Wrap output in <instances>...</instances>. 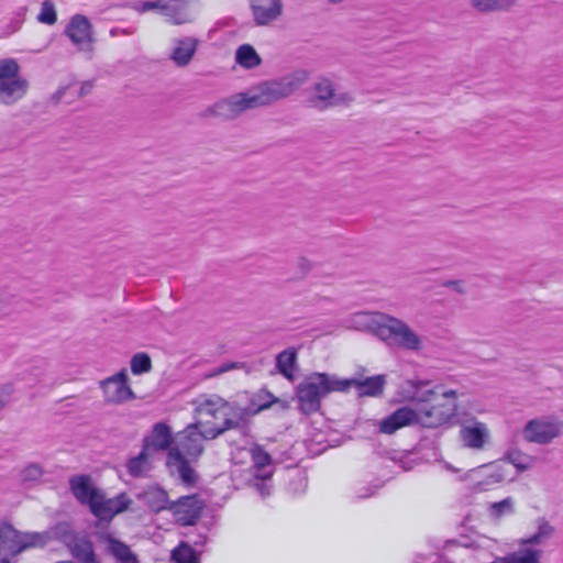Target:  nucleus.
<instances>
[{
  "instance_id": "f3484780",
  "label": "nucleus",
  "mask_w": 563,
  "mask_h": 563,
  "mask_svg": "<svg viewBox=\"0 0 563 563\" xmlns=\"http://www.w3.org/2000/svg\"><path fill=\"white\" fill-rule=\"evenodd\" d=\"M169 510L183 526L195 525L200 517L201 506L196 496H183L172 501Z\"/></svg>"
},
{
  "instance_id": "7c9ffc66",
  "label": "nucleus",
  "mask_w": 563,
  "mask_h": 563,
  "mask_svg": "<svg viewBox=\"0 0 563 563\" xmlns=\"http://www.w3.org/2000/svg\"><path fill=\"white\" fill-rule=\"evenodd\" d=\"M201 551L194 549L188 542L181 541L173 551L174 563H200Z\"/></svg>"
},
{
  "instance_id": "5fc2aeb1",
  "label": "nucleus",
  "mask_w": 563,
  "mask_h": 563,
  "mask_svg": "<svg viewBox=\"0 0 563 563\" xmlns=\"http://www.w3.org/2000/svg\"><path fill=\"white\" fill-rule=\"evenodd\" d=\"M2 408H3V404H2V402H0V411L2 410Z\"/></svg>"
},
{
  "instance_id": "cd10ccee",
  "label": "nucleus",
  "mask_w": 563,
  "mask_h": 563,
  "mask_svg": "<svg viewBox=\"0 0 563 563\" xmlns=\"http://www.w3.org/2000/svg\"><path fill=\"white\" fill-rule=\"evenodd\" d=\"M297 365V351L294 347L286 349L276 357L278 372L289 380L294 379Z\"/></svg>"
},
{
  "instance_id": "9b49d317",
  "label": "nucleus",
  "mask_w": 563,
  "mask_h": 563,
  "mask_svg": "<svg viewBox=\"0 0 563 563\" xmlns=\"http://www.w3.org/2000/svg\"><path fill=\"white\" fill-rule=\"evenodd\" d=\"M314 98L312 99L313 107L318 109H325L336 106H347L354 98L349 92L336 93L333 84L329 79H320L313 86Z\"/></svg>"
},
{
  "instance_id": "2f4dec72",
  "label": "nucleus",
  "mask_w": 563,
  "mask_h": 563,
  "mask_svg": "<svg viewBox=\"0 0 563 563\" xmlns=\"http://www.w3.org/2000/svg\"><path fill=\"white\" fill-rule=\"evenodd\" d=\"M554 532V528L544 519L539 518L537 520V531L530 537L520 541L521 545H540L549 540Z\"/></svg>"
},
{
  "instance_id": "39448f33",
  "label": "nucleus",
  "mask_w": 563,
  "mask_h": 563,
  "mask_svg": "<svg viewBox=\"0 0 563 563\" xmlns=\"http://www.w3.org/2000/svg\"><path fill=\"white\" fill-rule=\"evenodd\" d=\"M350 387V382L341 380L334 375L312 373L297 387L298 407L306 415L317 412L322 398L333 391H345Z\"/></svg>"
},
{
  "instance_id": "ea45409f",
  "label": "nucleus",
  "mask_w": 563,
  "mask_h": 563,
  "mask_svg": "<svg viewBox=\"0 0 563 563\" xmlns=\"http://www.w3.org/2000/svg\"><path fill=\"white\" fill-rule=\"evenodd\" d=\"M152 368V362L147 354L137 353L131 360V371L133 374L139 375L150 372Z\"/></svg>"
},
{
  "instance_id": "f8f14e48",
  "label": "nucleus",
  "mask_w": 563,
  "mask_h": 563,
  "mask_svg": "<svg viewBox=\"0 0 563 563\" xmlns=\"http://www.w3.org/2000/svg\"><path fill=\"white\" fill-rule=\"evenodd\" d=\"M128 374L125 369L103 379L101 389L107 402L122 404L134 399V393L128 384Z\"/></svg>"
},
{
  "instance_id": "de8ad7c7",
  "label": "nucleus",
  "mask_w": 563,
  "mask_h": 563,
  "mask_svg": "<svg viewBox=\"0 0 563 563\" xmlns=\"http://www.w3.org/2000/svg\"><path fill=\"white\" fill-rule=\"evenodd\" d=\"M373 494H374V490L372 488L365 487L364 493H361L358 495V498H367V497H371Z\"/></svg>"
},
{
  "instance_id": "49530a36",
  "label": "nucleus",
  "mask_w": 563,
  "mask_h": 563,
  "mask_svg": "<svg viewBox=\"0 0 563 563\" xmlns=\"http://www.w3.org/2000/svg\"><path fill=\"white\" fill-rule=\"evenodd\" d=\"M90 89H91V85L89 82L82 84L80 87V92H79L80 96L87 95L90 91Z\"/></svg>"
},
{
  "instance_id": "4468645a",
  "label": "nucleus",
  "mask_w": 563,
  "mask_h": 563,
  "mask_svg": "<svg viewBox=\"0 0 563 563\" xmlns=\"http://www.w3.org/2000/svg\"><path fill=\"white\" fill-rule=\"evenodd\" d=\"M131 505V499L125 494H120L113 498H106L100 492L97 500L91 504L90 511L101 520H111L115 515L123 512Z\"/></svg>"
},
{
  "instance_id": "a878e982",
  "label": "nucleus",
  "mask_w": 563,
  "mask_h": 563,
  "mask_svg": "<svg viewBox=\"0 0 563 563\" xmlns=\"http://www.w3.org/2000/svg\"><path fill=\"white\" fill-rule=\"evenodd\" d=\"M519 0H470V5L479 13L509 11Z\"/></svg>"
},
{
  "instance_id": "c756f323",
  "label": "nucleus",
  "mask_w": 563,
  "mask_h": 563,
  "mask_svg": "<svg viewBox=\"0 0 563 563\" xmlns=\"http://www.w3.org/2000/svg\"><path fill=\"white\" fill-rule=\"evenodd\" d=\"M541 555V550L526 548L507 556L498 558L492 563H540Z\"/></svg>"
},
{
  "instance_id": "3c124183",
  "label": "nucleus",
  "mask_w": 563,
  "mask_h": 563,
  "mask_svg": "<svg viewBox=\"0 0 563 563\" xmlns=\"http://www.w3.org/2000/svg\"><path fill=\"white\" fill-rule=\"evenodd\" d=\"M25 11H26V10H25V8L20 9V11H19V13H18V16H19L20 19H23V16H24V14H25Z\"/></svg>"
},
{
  "instance_id": "b1692460",
  "label": "nucleus",
  "mask_w": 563,
  "mask_h": 563,
  "mask_svg": "<svg viewBox=\"0 0 563 563\" xmlns=\"http://www.w3.org/2000/svg\"><path fill=\"white\" fill-rule=\"evenodd\" d=\"M351 383V387L355 386L361 396H379L383 394L384 386L386 384L385 375H375L367 377L363 380L358 379H346Z\"/></svg>"
},
{
  "instance_id": "e433bc0d",
  "label": "nucleus",
  "mask_w": 563,
  "mask_h": 563,
  "mask_svg": "<svg viewBox=\"0 0 563 563\" xmlns=\"http://www.w3.org/2000/svg\"><path fill=\"white\" fill-rule=\"evenodd\" d=\"M278 399L267 390H260L252 398V407L255 413L269 408Z\"/></svg>"
},
{
  "instance_id": "393cba45",
  "label": "nucleus",
  "mask_w": 563,
  "mask_h": 563,
  "mask_svg": "<svg viewBox=\"0 0 563 563\" xmlns=\"http://www.w3.org/2000/svg\"><path fill=\"white\" fill-rule=\"evenodd\" d=\"M67 548L71 555L77 559L79 563L87 562L97 558L92 542L86 536L77 534L67 545Z\"/></svg>"
},
{
  "instance_id": "a18cd8bd",
  "label": "nucleus",
  "mask_w": 563,
  "mask_h": 563,
  "mask_svg": "<svg viewBox=\"0 0 563 563\" xmlns=\"http://www.w3.org/2000/svg\"><path fill=\"white\" fill-rule=\"evenodd\" d=\"M206 542L207 539L205 536H198V538L195 541H192L196 548H202L206 544Z\"/></svg>"
},
{
  "instance_id": "6e6552de",
  "label": "nucleus",
  "mask_w": 563,
  "mask_h": 563,
  "mask_svg": "<svg viewBox=\"0 0 563 563\" xmlns=\"http://www.w3.org/2000/svg\"><path fill=\"white\" fill-rule=\"evenodd\" d=\"M199 0H164L162 16L175 26L191 24L197 20Z\"/></svg>"
},
{
  "instance_id": "20e7f679",
  "label": "nucleus",
  "mask_w": 563,
  "mask_h": 563,
  "mask_svg": "<svg viewBox=\"0 0 563 563\" xmlns=\"http://www.w3.org/2000/svg\"><path fill=\"white\" fill-rule=\"evenodd\" d=\"M222 433L223 429H217L216 426L202 430L198 424H188L178 433L175 445L170 448L167 466L173 473H177L185 484H195L197 474L189 462L201 456L206 440L216 439Z\"/></svg>"
},
{
  "instance_id": "1a4fd4ad",
  "label": "nucleus",
  "mask_w": 563,
  "mask_h": 563,
  "mask_svg": "<svg viewBox=\"0 0 563 563\" xmlns=\"http://www.w3.org/2000/svg\"><path fill=\"white\" fill-rule=\"evenodd\" d=\"M563 424L545 418L532 419L523 428V438L530 443L549 444L558 438Z\"/></svg>"
},
{
  "instance_id": "0eeeda50",
  "label": "nucleus",
  "mask_w": 563,
  "mask_h": 563,
  "mask_svg": "<svg viewBox=\"0 0 563 563\" xmlns=\"http://www.w3.org/2000/svg\"><path fill=\"white\" fill-rule=\"evenodd\" d=\"M29 81L20 75V65L14 58L0 60V104L10 106L22 99Z\"/></svg>"
},
{
  "instance_id": "f704fd0d",
  "label": "nucleus",
  "mask_w": 563,
  "mask_h": 563,
  "mask_svg": "<svg viewBox=\"0 0 563 563\" xmlns=\"http://www.w3.org/2000/svg\"><path fill=\"white\" fill-rule=\"evenodd\" d=\"M505 460L512 464L519 472L529 470L533 463V459L530 455L519 450H511L507 452Z\"/></svg>"
},
{
  "instance_id": "603ef678",
  "label": "nucleus",
  "mask_w": 563,
  "mask_h": 563,
  "mask_svg": "<svg viewBox=\"0 0 563 563\" xmlns=\"http://www.w3.org/2000/svg\"><path fill=\"white\" fill-rule=\"evenodd\" d=\"M325 1L329 3H332V4H338V3H341L343 0H325Z\"/></svg>"
},
{
  "instance_id": "aec40b11",
  "label": "nucleus",
  "mask_w": 563,
  "mask_h": 563,
  "mask_svg": "<svg viewBox=\"0 0 563 563\" xmlns=\"http://www.w3.org/2000/svg\"><path fill=\"white\" fill-rule=\"evenodd\" d=\"M69 488L75 498L81 505L89 506V508H91V504L97 500L98 495L101 492L99 488L92 485L88 475L73 476L69 479Z\"/></svg>"
},
{
  "instance_id": "4c0bfd02",
  "label": "nucleus",
  "mask_w": 563,
  "mask_h": 563,
  "mask_svg": "<svg viewBox=\"0 0 563 563\" xmlns=\"http://www.w3.org/2000/svg\"><path fill=\"white\" fill-rule=\"evenodd\" d=\"M163 1L164 0H140L133 2L131 9L140 14L156 12L162 15Z\"/></svg>"
},
{
  "instance_id": "4be33fe9",
  "label": "nucleus",
  "mask_w": 563,
  "mask_h": 563,
  "mask_svg": "<svg viewBox=\"0 0 563 563\" xmlns=\"http://www.w3.org/2000/svg\"><path fill=\"white\" fill-rule=\"evenodd\" d=\"M101 539L106 543L108 553L115 558V560L120 563H139L136 555L124 542L113 538L110 534H104L101 537Z\"/></svg>"
},
{
  "instance_id": "58836bf2",
  "label": "nucleus",
  "mask_w": 563,
  "mask_h": 563,
  "mask_svg": "<svg viewBox=\"0 0 563 563\" xmlns=\"http://www.w3.org/2000/svg\"><path fill=\"white\" fill-rule=\"evenodd\" d=\"M37 21L47 25H53L56 23L57 13L52 1L45 0L42 2L41 11L37 15Z\"/></svg>"
},
{
  "instance_id": "a19ab883",
  "label": "nucleus",
  "mask_w": 563,
  "mask_h": 563,
  "mask_svg": "<svg viewBox=\"0 0 563 563\" xmlns=\"http://www.w3.org/2000/svg\"><path fill=\"white\" fill-rule=\"evenodd\" d=\"M490 515L495 518H499L504 515H510L514 512V500L511 497H507L500 501L494 503L489 507Z\"/></svg>"
},
{
  "instance_id": "c03bdc74",
  "label": "nucleus",
  "mask_w": 563,
  "mask_h": 563,
  "mask_svg": "<svg viewBox=\"0 0 563 563\" xmlns=\"http://www.w3.org/2000/svg\"><path fill=\"white\" fill-rule=\"evenodd\" d=\"M134 33L133 29H120V27H113L110 30V36L115 37L120 35L129 36Z\"/></svg>"
},
{
  "instance_id": "2eb2a0df",
  "label": "nucleus",
  "mask_w": 563,
  "mask_h": 563,
  "mask_svg": "<svg viewBox=\"0 0 563 563\" xmlns=\"http://www.w3.org/2000/svg\"><path fill=\"white\" fill-rule=\"evenodd\" d=\"M64 34L79 49H82L84 45H91L95 42L92 25L88 18L82 14H75L70 18L65 26Z\"/></svg>"
},
{
  "instance_id": "7ed1b4c3",
  "label": "nucleus",
  "mask_w": 563,
  "mask_h": 563,
  "mask_svg": "<svg viewBox=\"0 0 563 563\" xmlns=\"http://www.w3.org/2000/svg\"><path fill=\"white\" fill-rule=\"evenodd\" d=\"M351 324L356 330L369 331L389 347L417 352L422 349L420 335L404 320L383 312H360Z\"/></svg>"
},
{
  "instance_id": "5701e85b",
  "label": "nucleus",
  "mask_w": 563,
  "mask_h": 563,
  "mask_svg": "<svg viewBox=\"0 0 563 563\" xmlns=\"http://www.w3.org/2000/svg\"><path fill=\"white\" fill-rule=\"evenodd\" d=\"M256 415L253 407H232L225 413L224 422L216 426L217 429H223V432L243 424L252 416Z\"/></svg>"
},
{
  "instance_id": "f03ea898",
  "label": "nucleus",
  "mask_w": 563,
  "mask_h": 563,
  "mask_svg": "<svg viewBox=\"0 0 563 563\" xmlns=\"http://www.w3.org/2000/svg\"><path fill=\"white\" fill-rule=\"evenodd\" d=\"M415 389L411 397L415 409V421L423 428H438L452 422L457 415L459 394L454 389L442 390L439 387L421 391L428 385L424 380H409Z\"/></svg>"
},
{
  "instance_id": "09e8293b",
  "label": "nucleus",
  "mask_w": 563,
  "mask_h": 563,
  "mask_svg": "<svg viewBox=\"0 0 563 563\" xmlns=\"http://www.w3.org/2000/svg\"><path fill=\"white\" fill-rule=\"evenodd\" d=\"M235 366H236V365H235L234 363L225 364V365H223V366H221V367L219 368L218 373H224V372H228V371H230V369H232V368H235Z\"/></svg>"
},
{
  "instance_id": "412c9836",
  "label": "nucleus",
  "mask_w": 563,
  "mask_h": 563,
  "mask_svg": "<svg viewBox=\"0 0 563 563\" xmlns=\"http://www.w3.org/2000/svg\"><path fill=\"white\" fill-rule=\"evenodd\" d=\"M173 442L172 429L164 422H157L153 426L152 432L143 441V448L150 451L170 450Z\"/></svg>"
},
{
  "instance_id": "72a5a7b5",
  "label": "nucleus",
  "mask_w": 563,
  "mask_h": 563,
  "mask_svg": "<svg viewBox=\"0 0 563 563\" xmlns=\"http://www.w3.org/2000/svg\"><path fill=\"white\" fill-rule=\"evenodd\" d=\"M252 461L256 474L268 472L272 467V456L261 446L255 445L251 449Z\"/></svg>"
},
{
  "instance_id": "dca6fc26",
  "label": "nucleus",
  "mask_w": 563,
  "mask_h": 563,
  "mask_svg": "<svg viewBox=\"0 0 563 563\" xmlns=\"http://www.w3.org/2000/svg\"><path fill=\"white\" fill-rule=\"evenodd\" d=\"M489 437V429L484 422L474 420L461 424L460 438L467 449L483 450Z\"/></svg>"
},
{
  "instance_id": "a211bd4d",
  "label": "nucleus",
  "mask_w": 563,
  "mask_h": 563,
  "mask_svg": "<svg viewBox=\"0 0 563 563\" xmlns=\"http://www.w3.org/2000/svg\"><path fill=\"white\" fill-rule=\"evenodd\" d=\"M199 40L194 36L176 37L173 40V48L169 54L170 60L178 67H185L192 60Z\"/></svg>"
},
{
  "instance_id": "864d4df0",
  "label": "nucleus",
  "mask_w": 563,
  "mask_h": 563,
  "mask_svg": "<svg viewBox=\"0 0 563 563\" xmlns=\"http://www.w3.org/2000/svg\"><path fill=\"white\" fill-rule=\"evenodd\" d=\"M82 563H99V562H98V560H97V558H96V559H93V560H90V561H87V562H82Z\"/></svg>"
},
{
  "instance_id": "79ce46f5",
  "label": "nucleus",
  "mask_w": 563,
  "mask_h": 563,
  "mask_svg": "<svg viewBox=\"0 0 563 563\" xmlns=\"http://www.w3.org/2000/svg\"><path fill=\"white\" fill-rule=\"evenodd\" d=\"M43 475V471L37 464H30L21 471V479L23 482H36Z\"/></svg>"
},
{
  "instance_id": "f257e3e1",
  "label": "nucleus",
  "mask_w": 563,
  "mask_h": 563,
  "mask_svg": "<svg viewBox=\"0 0 563 563\" xmlns=\"http://www.w3.org/2000/svg\"><path fill=\"white\" fill-rule=\"evenodd\" d=\"M309 78L305 69H297L278 80L265 81L245 93H236L216 102L211 112L222 119H234L242 112L268 106L297 91Z\"/></svg>"
},
{
  "instance_id": "ddd939ff",
  "label": "nucleus",
  "mask_w": 563,
  "mask_h": 563,
  "mask_svg": "<svg viewBox=\"0 0 563 563\" xmlns=\"http://www.w3.org/2000/svg\"><path fill=\"white\" fill-rule=\"evenodd\" d=\"M253 21L257 26H267L284 12L283 0H249Z\"/></svg>"
},
{
  "instance_id": "9d476101",
  "label": "nucleus",
  "mask_w": 563,
  "mask_h": 563,
  "mask_svg": "<svg viewBox=\"0 0 563 563\" xmlns=\"http://www.w3.org/2000/svg\"><path fill=\"white\" fill-rule=\"evenodd\" d=\"M228 410L229 405L220 397L203 399L195 408L197 420L194 424H198L203 430L218 426L212 420H222L223 423Z\"/></svg>"
},
{
  "instance_id": "37998d69",
  "label": "nucleus",
  "mask_w": 563,
  "mask_h": 563,
  "mask_svg": "<svg viewBox=\"0 0 563 563\" xmlns=\"http://www.w3.org/2000/svg\"><path fill=\"white\" fill-rule=\"evenodd\" d=\"M3 537H4V527L0 528V563H10L7 555H18L19 553H13L10 551L8 547H4L3 544Z\"/></svg>"
},
{
  "instance_id": "c85d7f7f",
  "label": "nucleus",
  "mask_w": 563,
  "mask_h": 563,
  "mask_svg": "<svg viewBox=\"0 0 563 563\" xmlns=\"http://www.w3.org/2000/svg\"><path fill=\"white\" fill-rule=\"evenodd\" d=\"M235 63L245 69H253L262 64V58L251 44H242L235 51Z\"/></svg>"
},
{
  "instance_id": "8fccbe9b",
  "label": "nucleus",
  "mask_w": 563,
  "mask_h": 563,
  "mask_svg": "<svg viewBox=\"0 0 563 563\" xmlns=\"http://www.w3.org/2000/svg\"><path fill=\"white\" fill-rule=\"evenodd\" d=\"M297 482L302 486L305 487L306 486V478L303 476H298L297 477Z\"/></svg>"
},
{
  "instance_id": "6ab92c4d",
  "label": "nucleus",
  "mask_w": 563,
  "mask_h": 563,
  "mask_svg": "<svg viewBox=\"0 0 563 563\" xmlns=\"http://www.w3.org/2000/svg\"><path fill=\"white\" fill-rule=\"evenodd\" d=\"M415 418V409L411 406L400 407L379 422V431L393 434L404 427L416 424Z\"/></svg>"
},
{
  "instance_id": "c9c22d12",
  "label": "nucleus",
  "mask_w": 563,
  "mask_h": 563,
  "mask_svg": "<svg viewBox=\"0 0 563 563\" xmlns=\"http://www.w3.org/2000/svg\"><path fill=\"white\" fill-rule=\"evenodd\" d=\"M273 475V470H269L268 472H264L261 474H255L253 486L258 492V494L266 498L271 495L273 485L271 477Z\"/></svg>"
},
{
  "instance_id": "bb28decb",
  "label": "nucleus",
  "mask_w": 563,
  "mask_h": 563,
  "mask_svg": "<svg viewBox=\"0 0 563 563\" xmlns=\"http://www.w3.org/2000/svg\"><path fill=\"white\" fill-rule=\"evenodd\" d=\"M145 505L155 512L168 509L172 501L168 500L167 493L159 487H150L142 496Z\"/></svg>"
},
{
  "instance_id": "423d86ee",
  "label": "nucleus",
  "mask_w": 563,
  "mask_h": 563,
  "mask_svg": "<svg viewBox=\"0 0 563 563\" xmlns=\"http://www.w3.org/2000/svg\"><path fill=\"white\" fill-rule=\"evenodd\" d=\"M76 536L67 522H58L43 532H20L11 526H4L3 544L11 552L21 553L31 548H43L52 540L68 545Z\"/></svg>"
},
{
  "instance_id": "473e14b6",
  "label": "nucleus",
  "mask_w": 563,
  "mask_h": 563,
  "mask_svg": "<svg viewBox=\"0 0 563 563\" xmlns=\"http://www.w3.org/2000/svg\"><path fill=\"white\" fill-rule=\"evenodd\" d=\"M126 468L133 477L143 476L150 470L148 452L142 448L137 456L128 461Z\"/></svg>"
}]
</instances>
